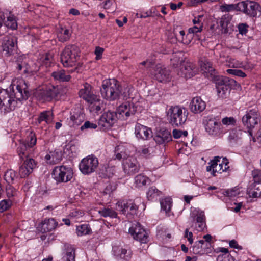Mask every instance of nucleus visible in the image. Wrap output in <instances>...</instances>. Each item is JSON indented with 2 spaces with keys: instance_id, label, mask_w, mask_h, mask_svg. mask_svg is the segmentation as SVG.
<instances>
[{
  "instance_id": "1",
  "label": "nucleus",
  "mask_w": 261,
  "mask_h": 261,
  "mask_svg": "<svg viewBox=\"0 0 261 261\" xmlns=\"http://www.w3.org/2000/svg\"><path fill=\"white\" fill-rule=\"evenodd\" d=\"M29 95L25 82L23 79H14L10 86V92L0 88V109H3L5 112L13 101L27 99Z\"/></svg>"
},
{
  "instance_id": "2",
  "label": "nucleus",
  "mask_w": 261,
  "mask_h": 261,
  "mask_svg": "<svg viewBox=\"0 0 261 261\" xmlns=\"http://www.w3.org/2000/svg\"><path fill=\"white\" fill-rule=\"evenodd\" d=\"M37 139L34 133L30 132L25 140L21 141L17 148V152L21 159L24 155L26 159L23 164L20 167L19 173L21 177L28 176L36 167V163L34 159L28 158V150L36 145Z\"/></svg>"
},
{
  "instance_id": "3",
  "label": "nucleus",
  "mask_w": 261,
  "mask_h": 261,
  "mask_svg": "<svg viewBox=\"0 0 261 261\" xmlns=\"http://www.w3.org/2000/svg\"><path fill=\"white\" fill-rule=\"evenodd\" d=\"M120 88L118 82L116 79H106L103 81L100 89L101 96L106 100H115L119 97Z\"/></svg>"
},
{
  "instance_id": "4",
  "label": "nucleus",
  "mask_w": 261,
  "mask_h": 261,
  "mask_svg": "<svg viewBox=\"0 0 261 261\" xmlns=\"http://www.w3.org/2000/svg\"><path fill=\"white\" fill-rule=\"evenodd\" d=\"M80 58V49L75 45H68L61 54V61L65 67L76 65Z\"/></svg>"
},
{
  "instance_id": "5",
  "label": "nucleus",
  "mask_w": 261,
  "mask_h": 261,
  "mask_svg": "<svg viewBox=\"0 0 261 261\" xmlns=\"http://www.w3.org/2000/svg\"><path fill=\"white\" fill-rule=\"evenodd\" d=\"M59 94V87L49 84L38 89L35 96L38 100L44 102L56 99Z\"/></svg>"
},
{
  "instance_id": "6",
  "label": "nucleus",
  "mask_w": 261,
  "mask_h": 261,
  "mask_svg": "<svg viewBox=\"0 0 261 261\" xmlns=\"http://www.w3.org/2000/svg\"><path fill=\"white\" fill-rule=\"evenodd\" d=\"M215 84L217 94L219 97H223L231 88L237 85L236 81L226 76L216 75L213 79Z\"/></svg>"
},
{
  "instance_id": "7",
  "label": "nucleus",
  "mask_w": 261,
  "mask_h": 261,
  "mask_svg": "<svg viewBox=\"0 0 261 261\" xmlns=\"http://www.w3.org/2000/svg\"><path fill=\"white\" fill-rule=\"evenodd\" d=\"M117 121V115H101L98 120V125L96 124L86 121L81 126V129L83 130L86 129H95L98 126L101 130H106L109 129Z\"/></svg>"
},
{
  "instance_id": "8",
  "label": "nucleus",
  "mask_w": 261,
  "mask_h": 261,
  "mask_svg": "<svg viewBox=\"0 0 261 261\" xmlns=\"http://www.w3.org/2000/svg\"><path fill=\"white\" fill-rule=\"evenodd\" d=\"M73 174L71 168L63 165L56 166L53 171V178L58 183L70 181L73 177Z\"/></svg>"
},
{
  "instance_id": "9",
  "label": "nucleus",
  "mask_w": 261,
  "mask_h": 261,
  "mask_svg": "<svg viewBox=\"0 0 261 261\" xmlns=\"http://www.w3.org/2000/svg\"><path fill=\"white\" fill-rule=\"evenodd\" d=\"M98 159L93 155H88L82 160L79 164V169L85 175H89L95 172L98 166Z\"/></svg>"
},
{
  "instance_id": "10",
  "label": "nucleus",
  "mask_w": 261,
  "mask_h": 261,
  "mask_svg": "<svg viewBox=\"0 0 261 261\" xmlns=\"http://www.w3.org/2000/svg\"><path fill=\"white\" fill-rule=\"evenodd\" d=\"M240 11L251 16L256 17L261 15V6L256 2L245 1L239 2Z\"/></svg>"
},
{
  "instance_id": "11",
  "label": "nucleus",
  "mask_w": 261,
  "mask_h": 261,
  "mask_svg": "<svg viewBox=\"0 0 261 261\" xmlns=\"http://www.w3.org/2000/svg\"><path fill=\"white\" fill-rule=\"evenodd\" d=\"M254 182L247 190V194L250 197L258 198L261 196V171L253 170L252 173Z\"/></svg>"
},
{
  "instance_id": "12",
  "label": "nucleus",
  "mask_w": 261,
  "mask_h": 261,
  "mask_svg": "<svg viewBox=\"0 0 261 261\" xmlns=\"http://www.w3.org/2000/svg\"><path fill=\"white\" fill-rule=\"evenodd\" d=\"M220 158L218 156L215 157L214 159L211 161L206 167L207 172H212L213 176H216V173H222L226 171L228 168V162L226 158H223L221 163H220Z\"/></svg>"
},
{
  "instance_id": "13",
  "label": "nucleus",
  "mask_w": 261,
  "mask_h": 261,
  "mask_svg": "<svg viewBox=\"0 0 261 261\" xmlns=\"http://www.w3.org/2000/svg\"><path fill=\"white\" fill-rule=\"evenodd\" d=\"M192 226L198 231H203L206 227L204 213L198 208L193 210L191 214Z\"/></svg>"
},
{
  "instance_id": "14",
  "label": "nucleus",
  "mask_w": 261,
  "mask_h": 261,
  "mask_svg": "<svg viewBox=\"0 0 261 261\" xmlns=\"http://www.w3.org/2000/svg\"><path fill=\"white\" fill-rule=\"evenodd\" d=\"M79 95L81 98L91 104L99 100V97L94 93L91 85L87 83L83 84L79 92Z\"/></svg>"
},
{
  "instance_id": "15",
  "label": "nucleus",
  "mask_w": 261,
  "mask_h": 261,
  "mask_svg": "<svg viewBox=\"0 0 261 261\" xmlns=\"http://www.w3.org/2000/svg\"><path fill=\"white\" fill-rule=\"evenodd\" d=\"M242 119L244 125L248 129L247 132L250 140L252 139L253 142H255V138L252 136V130L259 124L260 117L258 115H244Z\"/></svg>"
},
{
  "instance_id": "16",
  "label": "nucleus",
  "mask_w": 261,
  "mask_h": 261,
  "mask_svg": "<svg viewBox=\"0 0 261 261\" xmlns=\"http://www.w3.org/2000/svg\"><path fill=\"white\" fill-rule=\"evenodd\" d=\"M116 208L122 214L126 215L128 218H132L136 214L138 206L130 200L126 203L118 202L116 203Z\"/></svg>"
},
{
  "instance_id": "17",
  "label": "nucleus",
  "mask_w": 261,
  "mask_h": 261,
  "mask_svg": "<svg viewBox=\"0 0 261 261\" xmlns=\"http://www.w3.org/2000/svg\"><path fill=\"white\" fill-rule=\"evenodd\" d=\"M124 172L129 175H133L138 172L140 166L136 158L129 156L124 160L122 162Z\"/></svg>"
},
{
  "instance_id": "18",
  "label": "nucleus",
  "mask_w": 261,
  "mask_h": 261,
  "mask_svg": "<svg viewBox=\"0 0 261 261\" xmlns=\"http://www.w3.org/2000/svg\"><path fill=\"white\" fill-rule=\"evenodd\" d=\"M205 130L209 135L213 136H218L222 134L223 130L220 122L215 119H207L205 120Z\"/></svg>"
},
{
  "instance_id": "19",
  "label": "nucleus",
  "mask_w": 261,
  "mask_h": 261,
  "mask_svg": "<svg viewBox=\"0 0 261 261\" xmlns=\"http://www.w3.org/2000/svg\"><path fill=\"white\" fill-rule=\"evenodd\" d=\"M153 74L154 78L160 82H167L170 80L169 71L160 64L155 66Z\"/></svg>"
},
{
  "instance_id": "20",
  "label": "nucleus",
  "mask_w": 261,
  "mask_h": 261,
  "mask_svg": "<svg viewBox=\"0 0 261 261\" xmlns=\"http://www.w3.org/2000/svg\"><path fill=\"white\" fill-rule=\"evenodd\" d=\"M181 76L186 79L191 78L195 75L197 72L195 65L191 62H182L180 64Z\"/></svg>"
},
{
  "instance_id": "21",
  "label": "nucleus",
  "mask_w": 261,
  "mask_h": 261,
  "mask_svg": "<svg viewBox=\"0 0 261 261\" xmlns=\"http://www.w3.org/2000/svg\"><path fill=\"white\" fill-rule=\"evenodd\" d=\"M16 39L15 38L11 36H5L4 37L2 46L3 52L7 56L11 55L14 50Z\"/></svg>"
},
{
  "instance_id": "22",
  "label": "nucleus",
  "mask_w": 261,
  "mask_h": 261,
  "mask_svg": "<svg viewBox=\"0 0 261 261\" xmlns=\"http://www.w3.org/2000/svg\"><path fill=\"white\" fill-rule=\"evenodd\" d=\"M132 147L128 144H120L118 145L115 150L116 158L120 160L123 159V160L128 158L130 153V148Z\"/></svg>"
},
{
  "instance_id": "23",
  "label": "nucleus",
  "mask_w": 261,
  "mask_h": 261,
  "mask_svg": "<svg viewBox=\"0 0 261 261\" xmlns=\"http://www.w3.org/2000/svg\"><path fill=\"white\" fill-rule=\"evenodd\" d=\"M206 105L200 97H194L190 103L191 111L194 113H200L205 109Z\"/></svg>"
},
{
  "instance_id": "24",
  "label": "nucleus",
  "mask_w": 261,
  "mask_h": 261,
  "mask_svg": "<svg viewBox=\"0 0 261 261\" xmlns=\"http://www.w3.org/2000/svg\"><path fill=\"white\" fill-rule=\"evenodd\" d=\"M152 131L147 127L137 124L135 127V134L138 138L147 140L151 136Z\"/></svg>"
},
{
  "instance_id": "25",
  "label": "nucleus",
  "mask_w": 261,
  "mask_h": 261,
  "mask_svg": "<svg viewBox=\"0 0 261 261\" xmlns=\"http://www.w3.org/2000/svg\"><path fill=\"white\" fill-rule=\"evenodd\" d=\"M154 142H150L149 144L140 146L138 150L140 155L146 158H149L153 155L155 150Z\"/></svg>"
},
{
  "instance_id": "26",
  "label": "nucleus",
  "mask_w": 261,
  "mask_h": 261,
  "mask_svg": "<svg viewBox=\"0 0 261 261\" xmlns=\"http://www.w3.org/2000/svg\"><path fill=\"white\" fill-rule=\"evenodd\" d=\"M201 68L203 71L204 75L207 77L214 78L215 75V70L213 67L212 63L207 59H204L201 61Z\"/></svg>"
},
{
  "instance_id": "27",
  "label": "nucleus",
  "mask_w": 261,
  "mask_h": 261,
  "mask_svg": "<svg viewBox=\"0 0 261 261\" xmlns=\"http://www.w3.org/2000/svg\"><path fill=\"white\" fill-rule=\"evenodd\" d=\"M171 139V134L167 130H163L159 132L154 137V141L159 144L168 142Z\"/></svg>"
},
{
  "instance_id": "28",
  "label": "nucleus",
  "mask_w": 261,
  "mask_h": 261,
  "mask_svg": "<svg viewBox=\"0 0 261 261\" xmlns=\"http://www.w3.org/2000/svg\"><path fill=\"white\" fill-rule=\"evenodd\" d=\"M45 158L48 163L55 164L62 160V155L61 151L55 150L46 154Z\"/></svg>"
},
{
  "instance_id": "29",
  "label": "nucleus",
  "mask_w": 261,
  "mask_h": 261,
  "mask_svg": "<svg viewBox=\"0 0 261 261\" xmlns=\"http://www.w3.org/2000/svg\"><path fill=\"white\" fill-rule=\"evenodd\" d=\"M41 225V231L43 233H45L54 230L57 226V223L53 218L46 219L42 222Z\"/></svg>"
},
{
  "instance_id": "30",
  "label": "nucleus",
  "mask_w": 261,
  "mask_h": 261,
  "mask_svg": "<svg viewBox=\"0 0 261 261\" xmlns=\"http://www.w3.org/2000/svg\"><path fill=\"white\" fill-rule=\"evenodd\" d=\"M244 134L248 135V133L239 127H236L230 130L228 139L230 141L236 142L241 139Z\"/></svg>"
},
{
  "instance_id": "31",
  "label": "nucleus",
  "mask_w": 261,
  "mask_h": 261,
  "mask_svg": "<svg viewBox=\"0 0 261 261\" xmlns=\"http://www.w3.org/2000/svg\"><path fill=\"white\" fill-rule=\"evenodd\" d=\"M134 108L131 110V105L128 102H125L119 106L116 109L115 114H133Z\"/></svg>"
},
{
  "instance_id": "32",
  "label": "nucleus",
  "mask_w": 261,
  "mask_h": 261,
  "mask_svg": "<svg viewBox=\"0 0 261 261\" xmlns=\"http://www.w3.org/2000/svg\"><path fill=\"white\" fill-rule=\"evenodd\" d=\"M187 119V115H170V123L172 126H179L183 125Z\"/></svg>"
},
{
  "instance_id": "33",
  "label": "nucleus",
  "mask_w": 261,
  "mask_h": 261,
  "mask_svg": "<svg viewBox=\"0 0 261 261\" xmlns=\"http://www.w3.org/2000/svg\"><path fill=\"white\" fill-rule=\"evenodd\" d=\"M51 76L53 77L55 80H58L60 82H68L71 79V76L69 74H66L65 71L63 70L53 72L51 73Z\"/></svg>"
},
{
  "instance_id": "34",
  "label": "nucleus",
  "mask_w": 261,
  "mask_h": 261,
  "mask_svg": "<svg viewBox=\"0 0 261 261\" xmlns=\"http://www.w3.org/2000/svg\"><path fill=\"white\" fill-rule=\"evenodd\" d=\"M21 58H19L17 63L16 68L18 71H22V73H27L31 72L32 70L29 65L27 60L21 61Z\"/></svg>"
},
{
  "instance_id": "35",
  "label": "nucleus",
  "mask_w": 261,
  "mask_h": 261,
  "mask_svg": "<svg viewBox=\"0 0 261 261\" xmlns=\"http://www.w3.org/2000/svg\"><path fill=\"white\" fill-rule=\"evenodd\" d=\"M162 192L155 187H150L147 192V198L148 200L155 201L161 195Z\"/></svg>"
},
{
  "instance_id": "36",
  "label": "nucleus",
  "mask_w": 261,
  "mask_h": 261,
  "mask_svg": "<svg viewBox=\"0 0 261 261\" xmlns=\"http://www.w3.org/2000/svg\"><path fill=\"white\" fill-rule=\"evenodd\" d=\"M92 230L88 224H84L76 226V233L78 236L89 234Z\"/></svg>"
},
{
  "instance_id": "37",
  "label": "nucleus",
  "mask_w": 261,
  "mask_h": 261,
  "mask_svg": "<svg viewBox=\"0 0 261 261\" xmlns=\"http://www.w3.org/2000/svg\"><path fill=\"white\" fill-rule=\"evenodd\" d=\"M204 243L203 240H199L195 242L194 245L192 247V251L195 254H202L203 253L202 245Z\"/></svg>"
},
{
  "instance_id": "38",
  "label": "nucleus",
  "mask_w": 261,
  "mask_h": 261,
  "mask_svg": "<svg viewBox=\"0 0 261 261\" xmlns=\"http://www.w3.org/2000/svg\"><path fill=\"white\" fill-rule=\"evenodd\" d=\"M187 110L183 107L179 105L171 106L167 111V114H185Z\"/></svg>"
},
{
  "instance_id": "39",
  "label": "nucleus",
  "mask_w": 261,
  "mask_h": 261,
  "mask_svg": "<svg viewBox=\"0 0 261 261\" xmlns=\"http://www.w3.org/2000/svg\"><path fill=\"white\" fill-rule=\"evenodd\" d=\"M101 216L103 217H110L112 218H116L117 216V213L112 208H104L98 211Z\"/></svg>"
},
{
  "instance_id": "40",
  "label": "nucleus",
  "mask_w": 261,
  "mask_h": 261,
  "mask_svg": "<svg viewBox=\"0 0 261 261\" xmlns=\"http://www.w3.org/2000/svg\"><path fill=\"white\" fill-rule=\"evenodd\" d=\"M148 181V178L143 174H139L135 177V183L138 187L146 185Z\"/></svg>"
},
{
  "instance_id": "41",
  "label": "nucleus",
  "mask_w": 261,
  "mask_h": 261,
  "mask_svg": "<svg viewBox=\"0 0 261 261\" xmlns=\"http://www.w3.org/2000/svg\"><path fill=\"white\" fill-rule=\"evenodd\" d=\"M144 228L141 226V224L138 222H135L129 229V233L134 238L135 236L139 234Z\"/></svg>"
},
{
  "instance_id": "42",
  "label": "nucleus",
  "mask_w": 261,
  "mask_h": 261,
  "mask_svg": "<svg viewBox=\"0 0 261 261\" xmlns=\"http://www.w3.org/2000/svg\"><path fill=\"white\" fill-rule=\"evenodd\" d=\"M63 259L64 261H75V250L73 247H69L66 249Z\"/></svg>"
},
{
  "instance_id": "43",
  "label": "nucleus",
  "mask_w": 261,
  "mask_h": 261,
  "mask_svg": "<svg viewBox=\"0 0 261 261\" xmlns=\"http://www.w3.org/2000/svg\"><path fill=\"white\" fill-rule=\"evenodd\" d=\"M171 199L169 197L162 199L160 201L161 210L165 211L166 213L170 211L171 207Z\"/></svg>"
},
{
  "instance_id": "44",
  "label": "nucleus",
  "mask_w": 261,
  "mask_h": 261,
  "mask_svg": "<svg viewBox=\"0 0 261 261\" xmlns=\"http://www.w3.org/2000/svg\"><path fill=\"white\" fill-rule=\"evenodd\" d=\"M113 252L115 256H119L121 258L127 259L128 255H126L127 250L119 247H113Z\"/></svg>"
},
{
  "instance_id": "45",
  "label": "nucleus",
  "mask_w": 261,
  "mask_h": 261,
  "mask_svg": "<svg viewBox=\"0 0 261 261\" xmlns=\"http://www.w3.org/2000/svg\"><path fill=\"white\" fill-rule=\"evenodd\" d=\"M84 215V212L80 210H74L71 212L69 215V217L70 219L79 221Z\"/></svg>"
},
{
  "instance_id": "46",
  "label": "nucleus",
  "mask_w": 261,
  "mask_h": 261,
  "mask_svg": "<svg viewBox=\"0 0 261 261\" xmlns=\"http://www.w3.org/2000/svg\"><path fill=\"white\" fill-rule=\"evenodd\" d=\"M5 25L7 28L12 30H15L17 28V23L14 15H10L7 17V20L5 22Z\"/></svg>"
},
{
  "instance_id": "47",
  "label": "nucleus",
  "mask_w": 261,
  "mask_h": 261,
  "mask_svg": "<svg viewBox=\"0 0 261 261\" xmlns=\"http://www.w3.org/2000/svg\"><path fill=\"white\" fill-rule=\"evenodd\" d=\"M134 239L139 241L141 243H146L148 241V235L147 232L144 229H143L139 234H138L135 236V238Z\"/></svg>"
},
{
  "instance_id": "48",
  "label": "nucleus",
  "mask_w": 261,
  "mask_h": 261,
  "mask_svg": "<svg viewBox=\"0 0 261 261\" xmlns=\"http://www.w3.org/2000/svg\"><path fill=\"white\" fill-rule=\"evenodd\" d=\"M16 176L15 171L10 169L6 172L4 175V179L8 184H10L13 182Z\"/></svg>"
},
{
  "instance_id": "49",
  "label": "nucleus",
  "mask_w": 261,
  "mask_h": 261,
  "mask_svg": "<svg viewBox=\"0 0 261 261\" xmlns=\"http://www.w3.org/2000/svg\"><path fill=\"white\" fill-rule=\"evenodd\" d=\"M239 3L237 4H224L221 6V10L223 12H230L233 10L240 11Z\"/></svg>"
},
{
  "instance_id": "50",
  "label": "nucleus",
  "mask_w": 261,
  "mask_h": 261,
  "mask_svg": "<svg viewBox=\"0 0 261 261\" xmlns=\"http://www.w3.org/2000/svg\"><path fill=\"white\" fill-rule=\"evenodd\" d=\"M53 57L49 54H46L44 56L42 57L40 59V62H41V65L45 66L46 67L50 66L53 62Z\"/></svg>"
},
{
  "instance_id": "51",
  "label": "nucleus",
  "mask_w": 261,
  "mask_h": 261,
  "mask_svg": "<svg viewBox=\"0 0 261 261\" xmlns=\"http://www.w3.org/2000/svg\"><path fill=\"white\" fill-rule=\"evenodd\" d=\"M70 33L68 29L63 30L58 34V38L61 42H64L70 38Z\"/></svg>"
},
{
  "instance_id": "52",
  "label": "nucleus",
  "mask_w": 261,
  "mask_h": 261,
  "mask_svg": "<svg viewBox=\"0 0 261 261\" xmlns=\"http://www.w3.org/2000/svg\"><path fill=\"white\" fill-rule=\"evenodd\" d=\"M12 202L10 200H2L0 201V213L8 210L11 206Z\"/></svg>"
},
{
  "instance_id": "53",
  "label": "nucleus",
  "mask_w": 261,
  "mask_h": 261,
  "mask_svg": "<svg viewBox=\"0 0 261 261\" xmlns=\"http://www.w3.org/2000/svg\"><path fill=\"white\" fill-rule=\"evenodd\" d=\"M240 194V190L239 188H234L231 189L226 190L224 194V195L229 197H233L239 195Z\"/></svg>"
},
{
  "instance_id": "54",
  "label": "nucleus",
  "mask_w": 261,
  "mask_h": 261,
  "mask_svg": "<svg viewBox=\"0 0 261 261\" xmlns=\"http://www.w3.org/2000/svg\"><path fill=\"white\" fill-rule=\"evenodd\" d=\"M236 119L233 117H225L222 119V123L225 125H234L236 123Z\"/></svg>"
},
{
  "instance_id": "55",
  "label": "nucleus",
  "mask_w": 261,
  "mask_h": 261,
  "mask_svg": "<svg viewBox=\"0 0 261 261\" xmlns=\"http://www.w3.org/2000/svg\"><path fill=\"white\" fill-rule=\"evenodd\" d=\"M6 194L8 197L11 198L15 196L17 194V191L16 189L9 184L6 188Z\"/></svg>"
},
{
  "instance_id": "56",
  "label": "nucleus",
  "mask_w": 261,
  "mask_h": 261,
  "mask_svg": "<svg viewBox=\"0 0 261 261\" xmlns=\"http://www.w3.org/2000/svg\"><path fill=\"white\" fill-rule=\"evenodd\" d=\"M203 29V24H198V25H194L193 27L190 28L188 30L189 34H193L197 35L198 33L202 31Z\"/></svg>"
},
{
  "instance_id": "57",
  "label": "nucleus",
  "mask_w": 261,
  "mask_h": 261,
  "mask_svg": "<svg viewBox=\"0 0 261 261\" xmlns=\"http://www.w3.org/2000/svg\"><path fill=\"white\" fill-rule=\"evenodd\" d=\"M227 72L230 74L238 76L239 77H245L246 76V74L242 70L239 69H228Z\"/></svg>"
},
{
  "instance_id": "58",
  "label": "nucleus",
  "mask_w": 261,
  "mask_h": 261,
  "mask_svg": "<svg viewBox=\"0 0 261 261\" xmlns=\"http://www.w3.org/2000/svg\"><path fill=\"white\" fill-rule=\"evenodd\" d=\"M172 134L174 138L178 139L182 136L186 137L188 135V132L187 130L182 131L175 129L173 130Z\"/></svg>"
},
{
  "instance_id": "59",
  "label": "nucleus",
  "mask_w": 261,
  "mask_h": 261,
  "mask_svg": "<svg viewBox=\"0 0 261 261\" xmlns=\"http://www.w3.org/2000/svg\"><path fill=\"white\" fill-rule=\"evenodd\" d=\"M238 31L240 34L246 35L248 32V25L246 23H240L238 26Z\"/></svg>"
},
{
  "instance_id": "60",
  "label": "nucleus",
  "mask_w": 261,
  "mask_h": 261,
  "mask_svg": "<svg viewBox=\"0 0 261 261\" xmlns=\"http://www.w3.org/2000/svg\"><path fill=\"white\" fill-rule=\"evenodd\" d=\"M97 104L91 106L90 108V112L93 113H98L101 110V107L100 106V100H99L95 102Z\"/></svg>"
},
{
  "instance_id": "61",
  "label": "nucleus",
  "mask_w": 261,
  "mask_h": 261,
  "mask_svg": "<svg viewBox=\"0 0 261 261\" xmlns=\"http://www.w3.org/2000/svg\"><path fill=\"white\" fill-rule=\"evenodd\" d=\"M104 49L99 46H97L95 49V54L96 55L95 59L98 60L101 59V56L103 53Z\"/></svg>"
},
{
  "instance_id": "62",
  "label": "nucleus",
  "mask_w": 261,
  "mask_h": 261,
  "mask_svg": "<svg viewBox=\"0 0 261 261\" xmlns=\"http://www.w3.org/2000/svg\"><path fill=\"white\" fill-rule=\"evenodd\" d=\"M184 237L186 238L190 244L193 243V233L191 232H189V230L187 228L185 231Z\"/></svg>"
},
{
  "instance_id": "63",
  "label": "nucleus",
  "mask_w": 261,
  "mask_h": 261,
  "mask_svg": "<svg viewBox=\"0 0 261 261\" xmlns=\"http://www.w3.org/2000/svg\"><path fill=\"white\" fill-rule=\"evenodd\" d=\"M258 112L257 108L256 106L254 105L249 108L247 111L246 114H256Z\"/></svg>"
},
{
  "instance_id": "64",
  "label": "nucleus",
  "mask_w": 261,
  "mask_h": 261,
  "mask_svg": "<svg viewBox=\"0 0 261 261\" xmlns=\"http://www.w3.org/2000/svg\"><path fill=\"white\" fill-rule=\"evenodd\" d=\"M228 21L227 20L226 17L224 16L222 18L220 21V25L223 28L227 27Z\"/></svg>"
}]
</instances>
